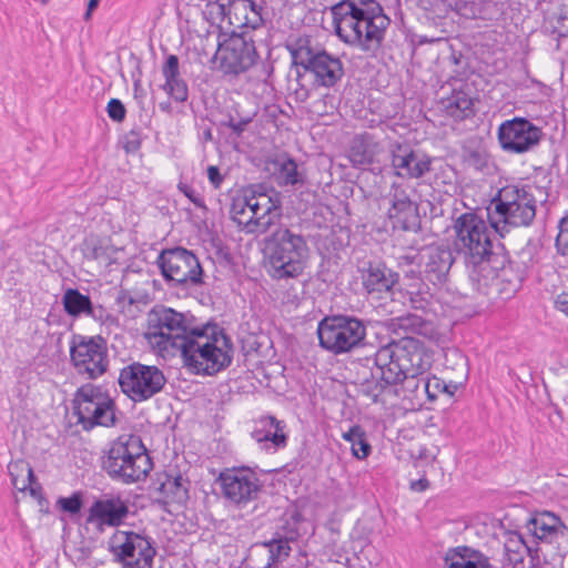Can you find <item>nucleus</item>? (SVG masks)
Here are the masks:
<instances>
[{"instance_id": "nucleus-26", "label": "nucleus", "mask_w": 568, "mask_h": 568, "mask_svg": "<svg viewBox=\"0 0 568 568\" xmlns=\"http://www.w3.org/2000/svg\"><path fill=\"white\" fill-rule=\"evenodd\" d=\"M385 328L398 338L404 336L418 335L425 339L437 342L440 338V332L433 321L425 320L422 316L407 313L397 317H392L384 323Z\"/></svg>"}, {"instance_id": "nucleus-20", "label": "nucleus", "mask_w": 568, "mask_h": 568, "mask_svg": "<svg viewBox=\"0 0 568 568\" xmlns=\"http://www.w3.org/2000/svg\"><path fill=\"white\" fill-rule=\"evenodd\" d=\"M499 268L485 267L481 275L485 282V288H480L476 281H470L473 288L485 296H491L496 294L500 300L511 298L521 287L524 281V274L521 271L515 268L514 264L509 260L507 251H505V262Z\"/></svg>"}, {"instance_id": "nucleus-15", "label": "nucleus", "mask_w": 568, "mask_h": 568, "mask_svg": "<svg viewBox=\"0 0 568 568\" xmlns=\"http://www.w3.org/2000/svg\"><path fill=\"white\" fill-rule=\"evenodd\" d=\"M156 264L164 280L173 286L185 288L203 283V270L197 256L184 247L163 250Z\"/></svg>"}, {"instance_id": "nucleus-36", "label": "nucleus", "mask_w": 568, "mask_h": 568, "mask_svg": "<svg viewBox=\"0 0 568 568\" xmlns=\"http://www.w3.org/2000/svg\"><path fill=\"white\" fill-rule=\"evenodd\" d=\"M303 520L302 514L294 509L285 513L281 518V525L276 528L275 535L287 542H294L300 538L298 525Z\"/></svg>"}, {"instance_id": "nucleus-44", "label": "nucleus", "mask_w": 568, "mask_h": 568, "mask_svg": "<svg viewBox=\"0 0 568 568\" xmlns=\"http://www.w3.org/2000/svg\"><path fill=\"white\" fill-rule=\"evenodd\" d=\"M57 504L64 513L75 515L83 506V497L80 491H75L69 497H60Z\"/></svg>"}, {"instance_id": "nucleus-64", "label": "nucleus", "mask_w": 568, "mask_h": 568, "mask_svg": "<svg viewBox=\"0 0 568 568\" xmlns=\"http://www.w3.org/2000/svg\"><path fill=\"white\" fill-rule=\"evenodd\" d=\"M159 106H160V110H161V111H164V112H170V111H171V104H170V102H161V103L159 104Z\"/></svg>"}, {"instance_id": "nucleus-46", "label": "nucleus", "mask_w": 568, "mask_h": 568, "mask_svg": "<svg viewBox=\"0 0 568 568\" xmlns=\"http://www.w3.org/2000/svg\"><path fill=\"white\" fill-rule=\"evenodd\" d=\"M178 189L181 193H183L197 209L203 210L204 212H207V206L205 204L204 197L201 193H199L195 189H193L191 185L179 182Z\"/></svg>"}, {"instance_id": "nucleus-14", "label": "nucleus", "mask_w": 568, "mask_h": 568, "mask_svg": "<svg viewBox=\"0 0 568 568\" xmlns=\"http://www.w3.org/2000/svg\"><path fill=\"white\" fill-rule=\"evenodd\" d=\"M70 363L78 375L95 381L109 368L106 339L100 335L75 334L70 342Z\"/></svg>"}, {"instance_id": "nucleus-39", "label": "nucleus", "mask_w": 568, "mask_h": 568, "mask_svg": "<svg viewBox=\"0 0 568 568\" xmlns=\"http://www.w3.org/2000/svg\"><path fill=\"white\" fill-rule=\"evenodd\" d=\"M464 162L468 168H473L478 172H486L489 169L490 156L486 149L481 146L477 148H465L464 149Z\"/></svg>"}, {"instance_id": "nucleus-6", "label": "nucleus", "mask_w": 568, "mask_h": 568, "mask_svg": "<svg viewBox=\"0 0 568 568\" xmlns=\"http://www.w3.org/2000/svg\"><path fill=\"white\" fill-rule=\"evenodd\" d=\"M432 364L433 353L413 336L392 338L374 356L365 357V366H377L387 384H399L406 377L423 376Z\"/></svg>"}, {"instance_id": "nucleus-28", "label": "nucleus", "mask_w": 568, "mask_h": 568, "mask_svg": "<svg viewBox=\"0 0 568 568\" xmlns=\"http://www.w3.org/2000/svg\"><path fill=\"white\" fill-rule=\"evenodd\" d=\"M381 152L382 145L374 135L364 133L352 141L348 158L353 166L364 169L372 165Z\"/></svg>"}, {"instance_id": "nucleus-62", "label": "nucleus", "mask_w": 568, "mask_h": 568, "mask_svg": "<svg viewBox=\"0 0 568 568\" xmlns=\"http://www.w3.org/2000/svg\"><path fill=\"white\" fill-rule=\"evenodd\" d=\"M278 537L273 534V537L270 540L262 541L260 544H256L255 546H262L268 549V551L274 547L276 542H278Z\"/></svg>"}, {"instance_id": "nucleus-17", "label": "nucleus", "mask_w": 568, "mask_h": 568, "mask_svg": "<svg viewBox=\"0 0 568 568\" xmlns=\"http://www.w3.org/2000/svg\"><path fill=\"white\" fill-rule=\"evenodd\" d=\"M118 383L123 394L139 403L160 393L166 384V377L156 366L133 363L120 371Z\"/></svg>"}, {"instance_id": "nucleus-47", "label": "nucleus", "mask_w": 568, "mask_h": 568, "mask_svg": "<svg viewBox=\"0 0 568 568\" xmlns=\"http://www.w3.org/2000/svg\"><path fill=\"white\" fill-rule=\"evenodd\" d=\"M106 113L112 121L121 123L125 119L126 109L121 100L112 98L106 104Z\"/></svg>"}, {"instance_id": "nucleus-5", "label": "nucleus", "mask_w": 568, "mask_h": 568, "mask_svg": "<svg viewBox=\"0 0 568 568\" xmlns=\"http://www.w3.org/2000/svg\"><path fill=\"white\" fill-rule=\"evenodd\" d=\"M274 225L263 231L261 241L267 274L276 281L300 277L307 264L308 246L305 237L283 223V210L273 219Z\"/></svg>"}, {"instance_id": "nucleus-24", "label": "nucleus", "mask_w": 568, "mask_h": 568, "mask_svg": "<svg viewBox=\"0 0 568 568\" xmlns=\"http://www.w3.org/2000/svg\"><path fill=\"white\" fill-rule=\"evenodd\" d=\"M358 273L366 293L377 297H381L384 293H392L399 281L398 273L382 261L363 262L358 267Z\"/></svg>"}, {"instance_id": "nucleus-49", "label": "nucleus", "mask_w": 568, "mask_h": 568, "mask_svg": "<svg viewBox=\"0 0 568 568\" xmlns=\"http://www.w3.org/2000/svg\"><path fill=\"white\" fill-rule=\"evenodd\" d=\"M352 454L357 459H365L372 452V446L366 438V434L356 438L351 445Z\"/></svg>"}, {"instance_id": "nucleus-21", "label": "nucleus", "mask_w": 568, "mask_h": 568, "mask_svg": "<svg viewBox=\"0 0 568 568\" xmlns=\"http://www.w3.org/2000/svg\"><path fill=\"white\" fill-rule=\"evenodd\" d=\"M393 174L405 180H418L432 170L433 158L419 153L407 142L397 140L388 144Z\"/></svg>"}, {"instance_id": "nucleus-29", "label": "nucleus", "mask_w": 568, "mask_h": 568, "mask_svg": "<svg viewBox=\"0 0 568 568\" xmlns=\"http://www.w3.org/2000/svg\"><path fill=\"white\" fill-rule=\"evenodd\" d=\"M162 74L165 79L162 89L175 101L185 102L189 98V88L180 73V62L175 54H170L163 67Z\"/></svg>"}, {"instance_id": "nucleus-57", "label": "nucleus", "mask_w": 568, "mask_h": 568, "mask_svg": "<svg viewBox=\"0 0 568 568\" xmlns=\"http://www.w3.org/2000/svg\"><path fill=\"white\" fill-rule=\"evenodd\" d=\"M556 247L560 255H568V233H560L556 237Z\"/></svg>"}, {"instance_id": "nucleus-41", "label": "nucleus", "mask_w": 568, "mask_h": 568, "mask_svg": "<svg viewBox=\"0 0 568 568\" xmlns=\"http://www.w3.org/2000/svg\"><path fill=\"white\" fill-rule=\"evenodd\" d=\"M81 252L84 258L97 261L108 255V247L103 241L95 235L85 237L81 244Z\"/></svg>"}, {"instance_id": "nucleus-35", "label": "nucleus", "mask_w": 568, "mask_h": 568, "mask_svg": "<svg viewBox=\"0 0 568 568\" xmlns=\"http://www.w3.org/2000/svg\"><path fill=\"white\" fill-rule=\"evenodd\" d=\"M91 302L90 296L82 294L78 288H67L62 296L64 312L74 318L85 316Z\"/></svg>"}, {"instance_id": "nucleus-10", "label": "nucleus", "mask_w": 568, "mask_h": 568, "mask_svg": "<svg viewBox=\"0 0 568 568\" xmlns=\"http://www.w3.org/2000/svg\"><path fill=\"white\" fill-rule=\"evenodd\" d=\"M495 219L490 211L488 217L491 227L500 236L509 232V227L529 226L536 216V200L524 186L506 185L491 200Z\"/></svg>"}, {"instance_id": "nucleus-51", "label": "nucleus", "mask_w": 568, "mask_h": 568, "mask_svg": "<svg viewBox=\"0 0 568 568\" xmlns=\"http://www.w3.org/2000/svg\"><path fill=\"white\" fill-rule=\"evenodd\" d=\"M410 297H409V301L412 303V306L415 308V310H426L429 302L426 297H424L422 295V293L419 291H409L408 292Z\"/></svg>"}, {"instance_id": "nucleus-18", "label": "nucleus", "mask_w": 568, "mask_h": 568, "mask_svg": "<svg viewBox=\"0 0 568 568\" xmlns=\"http://www.w3.org/2000/svg\"><path fill=\"white\" fill-rule=\"evenodd\" d=\"M544 135L540 126L521 116L504 121L497 130L501 150L510 154H524L532 151L539 145Z\"/></svg>"}, {"instance_id": "nucleus-34", "label": "nucleus", "mask_w": 568, "mask_h": 568, "mask_svg": "<svg viewBox=\"0 0 568 568\" xmlns=\"http://www.w3.org/2000/svg\"><path fill=\"white\" fill-rule=\"evenodd\" d=\"M443 105L446 113L456 120H465L475 114L473 99L463 90L454 91L443 100Z\"/></svg>"}, {"instance_id": "nucleus-32", "label": "nucleus", "mask_w": 568, "mask_h": 568, "mask_svg": "<svg viewBox=\"0 0 568 568\" xmlns=\"http://www.w3.org/2000/svg\"><path fill=\"white\" fill-rule=\"evenodd\" d=\"M528 527L536 538L549 541L557 537L558 534L564 535V531L567 529L561 519L549 511H542L534 516L529 520Z\"/></svg>"}, {"instance_id": "nucleus-40", "label": "nucleus", "mask_w": 568, "mask_h": 568, "mask_svg": "<svg viewBox=\"0 0 568 568\" xmlns=\"http://www.w3.org/2000/svg\"><path fill=\"white\" fill-rule=\"evenodd\" d=\"M227 0H209L203 10V14L211 23L229 22Z\"/></svg>"}, {"instance_id": "nucleus-60", "label": "nucleus", "mask_w": 568, "mask_h": 568, "mask_svg": "<svg viewBox=\"0 0 568 568\" xmlns=\"http://www.w3.org/2000/svg\"><path fill=\"white\" fill-rule=\"evenodd\" d=\"M213 140V133L211 128H205L200 134V141L205 144Z\"/></svg>"}, {"instance_id": "nucleus-2", "label": "nucleus", "mask_w": 568, "mask_h": 568, "mask_svg": "<svg viewBox=\"0 0 568 568\" xmlns=\"http://www.w3.org/2000/svg\"><path fill=\"white\" fill-rule=\"evenodd\" d=\"M295 71L297 101L305 102L322 89H335L345 75L344 63L338 55L313 43L308 37H298L286 44Z\"/></svg>"}, {"instance_id": "nucleus-55", "label": "nucleus", "mask_w": 568, "mask_h": 568, "mask_svg": "<svg viewBox=\"0 0 568 568\" xmlns=\"http://www.w3.org/2000/svg\"><path fill=\"white\" fill-rule=\"evenodd\" d=\"M365 435V430L359 425H353L349 429L342 434V438L348 442L351 445L359 438V436Z\"/></svg>"}, {"instance_id": "nucleus-63", "label": "nucleus", "mask_w": 568, "mask_h": 568, "mask_svg": "<svg viewBox=\"0 0 568 568\" xmlns=\"http://www.w3.org/2000/svg\"><path fill=\"white\" fill-rule=\"evenodd\" d=\"M558 229L560 233H568V214L560 219Z\"/></svg>"}, {"instance_id": "nucleus-27", "label": "nucleus", "mask_w": 568, "mask_h": 568, "mask_svg": "<svg viewBox=\"0 0 568 568\" xmlns=\"http://www.w3.org/2000/svg\"><path fill=\"white\" fill-rule=\"evenodd\" d=\"M229 24L257 29L263 23V6L256 0H227Z\"/></svg>"}, {"instance_id": "nucleus-61", "label": "nucleus", "mask_w": 568, "mask_h": 568, "mask_svg": "<svg viewBox=\"0 0 568 568\" xmlns=\"http://www.w3.org/2000/svg\"><path fill=\"white\" fill-rule=\"evenodd\" d=\"M100 3V0H89L87 12L84 13V19L89 20L91 18L92 11H94Z\"/></svg>"}, {"instance_id": "nucleus-45", "label": "nucleus", "mask_w": 568, "mask_h": 568, "mask_svg": "<svg viewBox=\"0 0 568 568\" xmlns=\"http://www.w3.org/2000/svg\"><path fill=\"white\" fill-rule=\"evenodd\" d=\"M252 120L253 116L248 114L240 118L230 114L226 121L221 122V125L231 129L236 136H241Z\"/></svg>"}, {"instance_id": "nucleus-58", "label": "nucleus", "mask_w": 568, "mask_h": 568, "mask_svg": "<svg viewBox=\"0 0 568 568\" xmlns=\"http://www.w3.org/2000/svg\"><path fill=\"white\" fill-rule=\"evenodd\" d=\"M555 304L558 311L568 315V293L559 294L555 301Z\"/></svg>"}, {"instance_id": "nucleus-50", "label": "nucleus", "mask_w": 568, "mask_h": 568, "mask_svg": "<svg viewBox=\"0 0 568 568\" xmlns=\"http://www.w3.org/2000/svg\"><path fill=\"white\" fill-rule=\"evenodd\" d=\"M399 265H417L420 270L422 258L419 255V250L414 247H409V251L400 256H398Z\"/></svg>"}, {"instance_id": "nucleus-30", "label": "nucleus", "mask_w": 568, "mask_h": 568, "mask_svg": "<svg viewBox=\"0 0 568 568\" xmlns=\"http://www.w3.org/2000/svg\"><path fill=\"white\" fill-rule=\"evenodd\" d=\"M444 561L445 568H493L487 556L468 547L449 549Z\"/></svg>"}, {"instance_id": "nucleus-52", "label": "nucleus", "mask_w": 568, "mask_h": 568, "mask_svg": "<svg viewBox=\"0 0 568 568\" xmlns=\"http://www.w3.org/2000/svg\"><path fill=\"white\" fill-rule=\"evenodd\" d=\"M207 179L215 189H219L224 181V176L221 174L220 169L215 165H210L207 168Z\"/></svg>"}, {"instance_id": "nucleus-59", "label": "nucleus", "mask_w": 568, "mask_h": 568, "mask_svg": "<svg viewBox=\"0 0 568 568\" xmlns=\"http://www.w3.org/2000/svg\"><path fill=\"white\" fill-rule=\"evenodd\" d=\"M410 489L413 491L422 493L429 487V480L426 477L410 481Z\"/></svg>"}, {"instance_id": "nucleus-25", "label": "nucleus", "mask_w": 568, "mask_h": 568, "mask_svg": "<svg viewBox=\"0 0 568 568\" xmlns=\"http://www.w3.org/2000/svg\"><path fill=\"white\" fill-rule=\"evenodd\" d=\"M286 424L275 416H261L254 422L251 437L258 444L260 448L266 453H276L287 445L288 436L285 433Z\"/></svg>"}, {"instance_id": "nucleus-16", "label": "nucleus", "mask_w": 568, "mask_h": 568, "mask_svg": "<svg viewBox=\"0 0 568 568\" xmlns=\"http://www.w3.org/2000/svg\"><path fill=\"white\" fill-rule=\"evenodd\" d=\"M223 497L237 509L256 501L263 493L264 483L251 467L223 469L216 479Z\"/></svg>"}, {"instance_id": "nucleus-13", "label": "nucleus", "mask_w": 568, "mask_h": 568, "mask_svg": "<svg viewBox=\"0 0 568 568\" xmlns=\"http://www.w3.org/2000/svg\"><path fill=\"white\" fill-rule=\"evenodd\" d=\"M108 549L114 561L126 568H153L156 555L155 541L145 534L133 530H115L108 540Z\"/></svg>"}, {"instance_id": "nucleus-8", "label": "nucleus", "mask_w": 568, "mask_h": 568, "mask_svg": "<svg viewBox=\"0 0 568 568\" xmlns=\"http://www.w3.org/2000/svg\"><path fill=\"white\" fill-rule=\"evenodd\" d=\"M101 467L113 481L130 485L144 480L153 462L139 435L122 434L110 442Z\"/></svg>"}, {"instance_id": "nucleus-19", "label": "nucleus", "mask_w": 568, "mask_h": 568, "mask_svg": "<svg viewBox=\"0 0 568 568\" xmlns=\"http://www.w3.org/2000/svg\"><path fill=\"white\" fill-rule=\"evenodd\" d=\"M413 187L404 182H393L387 195V217L394 230L417 232L420 229L418 204L412 200Z\"/></svg>"}, {"instance_id": "nucleus-4", "label": "nucleus", "mask_w": 568, "mask_h": 568, "mask_svg": "<svg viewBox=\"0 0 568 568\" xmlns=\"http://www.w3.org/2000/svg\"><path fill=\"white\" fill-rule=\"evenodd\" d=\"M456 237L454 241L458 254L463 255L468 268L469 281H476L485 288L481 275L485 267L500 268L505 262V246L494 243L493 231L476 213L466 212L458 216L454 224Z\"/></svg>"}, {"instance_id": "nucleus-1", "label": "nucleus", "mask_w": 568, "mask_h": 568, "mask_svg": "<svg viewBox=\"0 0 568 568\" xmlns=\"http://www.w3.org/2000/svg\"><path fill=\"white\" fill-rule=\"evenodd\" d=\"M151 337L162 351H178L184 366L195 375L214 376L233 361L234 346L224 329L215 323H199L191 313L170 307L150 315Z\"/></svg>"}, {"instance_id": "nucleus-3", "label": "nucleus", "mask_w": 568, "mask_h": 568, "mask_svg": "<svg viewBox=\"0 0 568 568\" xmlns=\"http://www.w3.org/2000/svg\"><path fill=\"white\" fill-rule=\"evenodd\" d=\"M336 36L363 50L378 48L390 19L377 0H341L331 8Z\"/></svg>"}, {"instance_id": "nucleus-54", "label": "nucleus", "mask_w": 568, "mask_h": 568, "mask_svg": "<svg viewBox=\"0 0 568 568\" xmlns=\"http://www.w3.org/2000/svg\"><path fill=\"white\" fill-rule=\"evenodd\" d=\"M138 70H139V74H134L132 73L131 77H132V80H133V93H134V98L136 100H139L140 102H142L144 95H145V92L144 90L142 89V85H141V77H142V71H141V68L138 65Z\"/></svg>"}, {"instance_id": "nucleus-33", "label": "nucleus", "mask_w": 568, "mask_h": 568, "mask_svg": "<svg viewBox=\"0 0 568 568\" xmlns=\"http://www.w3.org/2000/svg\"><path fill=\"white\" fill-rule=\"evenodd\" d=\"M274 178L280 186H294L304 184L305 176L298 170V165L294 159L283 154L278 155L273 162Z\"/></svg>"}, {"instance_id": "nucleus-42", "label": "nucleus", "mask_w": 568, "mask_h": 568, "mask_svg": "<svg viewBox=\"0 0 568 568\" xmlns=\"http://www.w3.org/2000/svg\"><path fill=\"white\" fill-rule=\"evenodd\" d=\"M142 141V129L140 126L132 128L129 132L124 133L120 139L122 149L126 154L136 153L141 149Z\"/></svg>"}, {"instance_id": "nucleus-43", "label": "nucleus", "mask_w": 568, "mask_h": 568, "mask_svg": "<svg viewBox=\"0 0 568 568\" xmlns=\"http://www.w3.org/2000/svg\"><path fill=\"white\" fill-rule=\"evenodd\" d=\"M291 550L290 542L278 539V542L268 551V559L263 568H273L277 564L285 561L290 557Z\"/></svg>"}, {"instance_id": "nucleus-11", "label": "nucleus", "mask_w": 568, "mask_h": 568, "mask_svg": "<svg viewBox=\"0 0 568 568\" xmlns=\"http://www.w3.org/2000/svg\"><path fill=\"white\" fill-rule=\"evenodd\" d=\"M72 408L78 424L85 432L98 426L110 428L118 424L115 402L99 385L87 383L80 386L73 395Z\"/></svg>"}, {"instance_id": "nucleus-38", "label": "nucleus", "mask_w": 568, "mask_h": 568, "mask_svg": "<svg viewBox=\"0 0 568 568\" xmlns=\"http://www.w3.org/2000/svg\"><path fill=\"white\" fill-rule=\"evenodd\" d=\"M377 368V366L371 365L368 368ZM396 384H387L382 378V373H379L377 369L375 372H371V378L365 377L359 386V390L362 394H364L367 397H371L374 403L378 402L379 396L384 393V390L388 386H395Z\"/></svg>"}, {"instance_id": "nucleus-22", "label": "nucleus", "mask_w": 568, "mask_h": 568, "mask_svg": "<svg viewBox=\"0 0 568 568\" xmlns=\"http://www.w3.org/2000/svg\"><path fill=\"white\" fill-rule=\"evenodd\" d=\"M130 514L128 501L121 496L95 499L88 509L85 523L93 525L99 532L106 527H120Z\"/></svg>"}, {"instance_id": "nucleus-9", "label": "nucleus", "mask_w": 568, "mask_h": 568, "mask_svg": "<svg viewBox=\"0 0 568 568\" xmlns=\"http://www.w3.org/2000/svg\"><path fill=\"white\" fill-rule=\"evenodd\" d=\"M213 61L216 63V70L227 81L237 80L254 67L260 68V73L256 75L258 81L266 82L273 73L270 62L260 63L255 41L247 31L241 33L233 31L223 41H219Z\"/></svg>"}, {"instance_id": "nucleus-7", "label": "nucleus", "mask_w": 568, "mask_h": 568, "mask_svg": "<svg viewBox=\"0 0 568 568\" xmlns=\"http://www.w3.org/2000/svg\"><path fill=\"white\" fill-rule=\"evenodd\" d=\"M263 184H255L243 189L232 197L229 214L239 231L245 234H261L270 230L273 219L280 215L283 209L282 195L274 189L266 193Z\"/></svg>"}, {"instance_id": "nucleus-48", "label": "nucleus", "mask_w": 568, "mask_h": 568, "mask_svg": "<svg viewBox=\"0 0 568 568\" xmlns=\"http://www.w3.org/2000/svg\"><path fill=\"white\" fill-rule=\"evenodd\" d=\"M85 316L91 317L101 324H112L115 321L114 316L111 315L105 307L102 305H93L92 302Z\"/></svg>"}, {"instance_id": "nucleus-37", "label": "nucleus", "mask_w": 568, "mask_h": 568, "mask_svg": "<svg viewBox=\"0 0 568 568\" xmlns=\"http://www.w3.org/2000/svg\"><path fill=\"white\" fill-rule=\"evenodd\" d=\"M459 384L454 382H446L437 376L426 377L423 383V390L430 402L437 399L440 394H445L452 398L457 392Z\"/></svg>"}, {"instance_id": "nucleus-23", "label": "nucleus", "mask_w": 568, "mask_h": 568, "mask_svg": "<svg viewBox=\"0 0 568 568\" xmlns=\"http://www.w3.org/2000/svg\"><path fill=\"white\" fill-rule=\"evenodd\" d=\"M419 255L422 265L418 272L434 285L444 284L454 263L452 250L447 245L433 244L422 247Z\"/></svg>"}, {"instance_id": "nucleus-56", "label": "nucleus", "mask_w": 568, "mask_h": 568, "mask_svg": "<svg viewBox=\"0 0 568 568\" xmlns=\"http://www.w3.org/2000/svg\"><path fill=\"white\" fill-rule=\"evenodd\" d=\"M444 4L457 13L463 14L468 6V0H443Z\"/></svg>"}, {"instance_id": "nucleus-53", "label": "nucleus", "mask_w": 568, "mask_h": 568, "mask_svg": "<svg viewBox=\"0 0 568 568\" xmlns=\"http://www.w3.org/2000/svg\"><path fill=\"white\" fill-rule=\"evenodd\" d=\"M427 376H418V377H406L403 382L399 384L403 385L404 389L410 390L412 393H415L417 396V385H423L424 381Z\"/></svg>"}, {"instance_id": "nucleus-31", "label": "nucleus", "mask_w": 568, "mask_h": 568, "mask_svg": "<svg viewBox=\"0 0 568 568\" xmlns=\"http://www.w3.org/2000/svg\"><path fill=\"white\" fill-rule=\"evenodd\" d=\"M163 477L164 480L160 483L158 490L165 498V503L184 506L190 498V480L184 478L180 473L175 475L164 473Z\"/></svg>"}, {"instance_id": "nucleus-12", "label": "nucleus", "mask_w": 568, "mask_h": 568, "mask_svg": "<svg viewBox=\"0 0 568 568\" xmlns=\"http://www.w3.org/2000/svg\"><path fill=\"white\" fill-rule=\"evenodd\" d=\"M317 336L323 349L341 355L365 345L366 324L353 315H327L318 322Z\"/></svg>"}]
</instances>
